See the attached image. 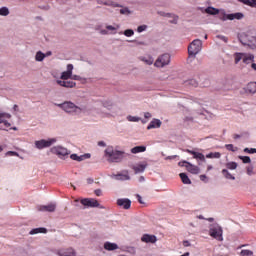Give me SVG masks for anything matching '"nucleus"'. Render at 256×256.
Listing matches in <instances>:
<instances>
[{
    "label": "nucleus",
    "mask_w": 256,
    "mask_h": 256,
    "mask_svg": "<svg viewBox=\"0 0 256 256\" xmlns=\"http://www.w3.org/2000/svg\"><path fill=\"white\" fill-rule=\"evenodd\" d=\"M129 154L121 150H116L113 146H108L104 151V157L108 163H121Z\"/></svg>",
    "instance_id": "f257e3e1"
},
{
    "label": "nucleus",
    "mask_w": 256,
    "mask_h": 256,
    "mask_svg": "<svg viewBox=\"0 0 256 256\" xmlns=\"http://www.w3.org/2000/svg\"><path fill=\"white\" fill-rule=\"evenodd\" d=\"M56 107H59V109H62L64 113H67L68 115H81V113H85V108L75 104V102L68 100L64 101L60 104H55Z\"/></svg>",
    "instance_id": "f03ea898"
},
{
    "label": "nucleus",
    "mask_w": 256,
    "mask_h": 256,
    "mask_svg": "<svg viewBox=\"0 0 256 256\" xmlns=\"http://www.w3.org/2000/svg\"><path fill=\"white\" fill-rule=\"evenodd\" d=\"M185 151L186 153L193 155V159H196L198 165H203V163L207 162V159H221V154L219 152H210L205 156L203 153L195 150L186 149Z\"/></svg>",
    "instance_id": "7ed1b4c3"
},
{
    "label": "nucleus",
    "mask_w": 256,
    "mask_h": 256,
    "mask_svg": "<svg viewBox=\"0 0 256 256\" xmlns=\"http://www.w3.org/2000/svg\"><path fill=\"white\" fill-rule=\"evenodd\" d=\"M202 49H203V42L199 39L193 40L188 46L189 58L191 59L192 57V59H195L198 53H201Z\"/></svg>",
    "instance_id": "20e7f679"
},
{
    "label": "nucleus",
    "mask_w": 256,
    "mask_h": 256,
    "mask_svg": "<svg viewBox=\"0 0 256 256\" xmlns=\"http://www.w3.org/2000/svg\"><path fill=\"white\" fill-rule=\"evenodd\" d=\"M209 235L217 241H223V228L219 224H212L210 225Z\"/></svg>",
    "instance_id": "39448f33"
},
{
    "label": "nucleus",
    "mask_w": 256,
    "mask_h": 256,
    "mask_svg": "<svg viewBox=\"0 0 256 256\" xmlns=\"http://www.w3.org/2000/svg\"><path fill=\"white\" fill-rule=\"evenodd\" d=\"M55 143H57V138H48L47 140H37L34 142V145L36 149L42 150L51 147V145H55Z\"/></svg>",
    "instance_id": "423d86ee"
},
{
    "label": "nucleus",
    "mask_w": 256,
    "mask_h": 256,
    "mask_svg": "<svg viewBox=\"0 0 256 256\" xmlns=\"http://www.w3.org/2000/svg\"><path fill=\"white\" fill-rule=\"evenodd\" d=\"M169 63H171V55L169 53H165L156 59L154 66L158 67V69H163V67H167Z\"/></svg>",
    "instance_id": "0eeeda50"
},
{
    "label": "nucleus",
    "mask_w": 256,
    "mask_h": 256,
    "mask_svg": "<svg viewBox=\"0 0 256 256\" xmlns=\"http://www.w3.org/2000/svg\"><path fill=\"white\" fill-rule=\"evenodd\" d=\"M51 153L57 155L59 159H65L68 155H71V151L61 145L52 147Z\"/></svg>",
    "instance_id": "6e6552de"
},
{
    "label": "nucleus",
    "mask_w": 256,
    "mask_h": 256,
    "mask_svg": "<svg viewBox=\"0 0 256 256\" xmlns=\"http://www.w3.org/2000/svg\"><path fill=\"white\" fill-rule=\"evenodd\" d=\"M178 165L180 167H185L189 173H192V175H199L201 173L199 166L191 164L188 161L179 162Z\"/></svg>",
    "instance_id": "1a4fd4ad"
},
{
    "label": "nucleus",
    "mask_w": 256,
    "mask_h": 256,
    "mask_svg": "<svg viewBox=\"0 0 256 256\" xmlns=\"http://www.w3.org/2000/svg\"><path fill=\"white\" fill-rule=\"evenodd\" d=\"M6 119H11V114L7 112H0V125L3 123L4 127H10L11 123ZM0 131H7V129L0 126Z\"/></svg>",
    "instance_id": "9d476101"
},
{
    "label": "nucleus",
    "mask_w": 256,
    "mask_h": 256,
    "mask_svg": "<svg viewBox=\"0 0 256 256\" xmlns=\"http://www.w3.org/2000/svg\"><path fill=\"white\" fill-rule=\"evenodd\" d=\"M112 179H115L116 181H129L131 180V176H129V171L124 170L118 174H112Z\"/></svg>",
    "instance_id": "9b49d317"
},
{
    "label": "nucleus",
    "mask_w": 256,
    "mask_h": 256,
    "mask_svg": "<svg viewBox=\"0 0 256 256\" xmlns=\"http://www.w3.org/2000/svg\"><path fill=\"white\" fill-rule=\"evenodd\" d=\"M80 203L87 209H89V207H99V202L94 198H84Z\"/></svg>",
    "instance_id": "f8f14e48"
},
{
    "label": "nucleus",
    "mask_w": 256,
    "mask_h": 256,
    "mask_svg": "<svg viewBox=\"0 0 256 256\" xmlns=\"http://www.w3.org/2000/svg\"><path fill=\"white\" fill-rule=\"evenodd\" d=\"M55 209H57V204L55 203L38 206V211H42L46 213H55Z\"/></svg>",
    "instance_id": "ddd939ff"
},
{
    "label": "nucleus",
    "mask_w": 256,
    "mask_h": 256,
    "mask_svg": "<svg viewBox=\"0 0 256 256\" xmlns=\"http://www.w3.org/2000/svg\"><path fill=\"white\" fill-rule=\"evenodd\" d=\"M116 204L122 209H131V199L129 198H119L117 199Z\"/></svg>",
    "instance_id": "4468645a"
},
{
    "label": "nucleus",
    "mask_w": 256,
    "mask_h": 256,
    "mask_svg": "<svg viewBox=\"0 0 256 256\" xmlns=\"http://www.w3.org/2000/svg\"><path fill=\"white\" fill-rule=\"evenodd\" d=\"M73 64L67 65V70L61 73L60 79L67 81L71 79V75H73Z\"/></svg>",
    "instance_id": "2eb2a0df"
},
{
    "label": "nucleus",
    "mask_w": 256,
    "mask_h": 256,
    "mask_svg": "<svg viewBox=\"0 0 256 256\" xmlns=\"http://www.w3.org/2000/svg\"><path fill=\"white\" fill-rule=\"evenodd\" d=\"M56 83L60 85V87H65L66 89H73V87L77 85V83L71 80H56Z\"/></svg>",
    "instance_id": "dca6fc26"
},
{
    "label": "nucleus",
    "mask_w": 256,
    "mask_h": 256,
    "mask_svg": "<svg viewBox=\"0 0 256 256\" xmlns=\"http://www.w3.org/2000/svg\"><path fill=\"white\" fill-rule=\"evenodd\" d=\"M244 17H245V14H243L241 12H236V13H231V14L225 15V19H227L228 21H235V19L237 21H241V19H243Z\"/></svg>",
    "instance_id": "f3484780"
},
{
    "label": "nucleus",
    "mask_w": 256,
    "mask_h": 256,
    "mask_svg": "<svg viewBox=\"0 0 256 256\" xmlns=\"http://www.w3.org/2000/svg\"><path fill=\"white\" fill-rule=\"evenodd\" d=\"M98 5H105L106 7H123V5L113 2L112 0H95Z\"/></svg>",
    "instance_id": "a211bd4d"
},
{
    "label": "nucleus",
    "mask_w": 256,
    "mask_h": 256,
    "mask_svg": "<svg viewBox=\"0 0 256 256\" xmlns=\"http://www.w3.org/2000/svg\"><path fill=\"white\" fill-rule=\"evenodd\" d=\"M57 255L59 256H77L73 248L61 249L58 250Z\"/></svg>",
    "instance_id": "6ab92c4d"
},
{
    "label": "nucleus",
    "mask_w": 256,
    "mask_h": 256,
    "mask_svg": "<svg viewBox=\"0 0 256 256\" xmlns=\"http://www.w3.org/2000/svg\"><path fill=\"white\" fill-rule=\"evenodd\" d=\"M142 243H157V236L151 234H144L141 237Z\"/></svg>",
    "instance_id": "aec40b11"
},
{
    "label": "nucleus",
    "mask_w": 256,
    "mask_h": 256,
    "mask_svg": "<svg viewBox=\"0 0 256 256\" xmlns=\"http://www.w3.org/2000/svg\"><path fill=\"white\" fill-rule=\"evenodd\" d=\"M104 249L106 251H117V249H119V245H117V243L107 241L104 243Z\"/></svg>",
    "instance_id": "412c9836"
},
{
    "label": "nucleus",
    "mask_w": 256,
    "mask_h": 256,
    "mask_svg": "<svg viewBox=\"0 0 256 256\" xmlns=\"http://www.w3.org/2000/svg\"><path fill=\"white\" fill-rule=\"evenodd\" d=\"M159 127H161V120L159 119H153L149 125L147 126V129L148 130H151V129H159Z\"/></svg>",
    "instance_id": "4be33fe9"
},
{
    "label": "nucleus",
    "mask_w": 256,
    "mask_h": 256,
    "mask_svg": "<svg viewBox=\"0 0 256 256\" xmlns=\"http://www.w3.org/2000/svg\"><path fill=\"white\" fill-rule=\"evenodd\" d=\"M101 105L108 111H113V108L115 107V105L113 104V101L111 100H102Z\"/></svg>",
    "instance_id": "5701e85b"
},
{
    "label": "nucleus",
    "mask_w": 256,
    "mask_h": 256,
    "mask_svg": "<svg viewBox=\"0 0 256 256\" xmlns=\"http://www.w3.org/2000/svg\"><path fill=\"white\" fill-rule=\"evenodd\" d=\"M135 173H143L147 169V163H139L133 166Z\"/></svg>",
    "instance_id": "b1692460"
},
{
    "label": "nucleus",
    "mask_w": 256,
    "mask_h": 256,
    "mask_svg": "<svg viewBox=\"0 0 256 256\" xmlns=\"http://www.w3.org/2000/svg\"><path fill=\"white\" fill-rule=\"evenodd\" d=\"M130 151L131 153H133V155H137V153H145L147 151V147L136 146V147H133Z\"/></svg>",
    "instance_id": "393cba45"
},
{
    "label": "nucleus",
    "mask_w": 256,
    "mask_h": 256,
    "mask_svg": "<svg viewBox=\"0 0 256 256\" xmlns=\"http://www.w3.org/2000/svg\"><path fill=\"white\" fill-rule=\"evenodd\" d=\"M140 61H143L146 65H153L155 59L152 56H141Z\"/></svg>",
    "instance_id": "a878e982"
},
{
    "label": "nucleus",
    "mask_w": 256,
    "mask_h": 256,
    "mask_svg": "<svg viewBox=\"0 0 256 256\" xmlns=\"http://www.w3.org/2000/svg\"><path fill=\"white\" fill-rule=\"evenodd\" d=\"M204 12L207 13V15H219V9L213 7V6H208L205 8Z\"/></svg>",
    "instance_id": "bb28decb"
},
{
    "label": "nucleus",
    "mask_w": 256,
    "mask_h": 256,
    "mask_svg": "<svg viewBox=\"0 0 256 256\" xmlns=\"http://www.w3.org/2000/svg\"><path fill=\"white\" fill-rule=\"evenodd\" d=\"M253 61H255V55L244 53L243 63L249 65V63H253Z\"/></svg>",
    "instance_id": "cd10ccee"
},
{
    "label": "nucleus",
    "mask_w": 256,
    "mask_h": 256,
    "mask_svg": "<svg viewBox=\"0 0 256 256\" xmlns=\"http://www.w3.org/2000/svg\"><path fill=\"white\" fill-rule=\"evenodd\" d=\"M221 173L223 177H225V179H229L230 181H235V176H233V174H231V172H229L228 169H222Z\"/></svg>",
    "instance_id": "c85d7f7f"
},
{
    "label": "nucleus",
    "mask_w": 256,
    "mask_h": 256,
    "mask_svg": "<svg viewBox=\"0 0 256 256\" xmlns=\"http://www.w3.org/2000/svg\"><path fill=\"white\" fill-rule=\"evenodd\" d=\"M246 91H248V93H256V82L248 83L246 86Z\"/></svg>",
    "instance_id": "c756f323"
},
{
    "label": "nucleus",
    "mask_w": 256,
    "mask_h": 256,
    "mask_svg": "<svg viewBox=\"0 0 256 256\" xmlns=\"http://www.w3.org/2000/svg\"><path fill=\"white\" fill-rule=\"evenodd\" d=\"M179 175L184 185H191V179H189V176H187L185 173H180Z\"/></svg>",
    "instance_id": "7c9ffc66"
},
{
    "label": "nucleus",
    "mask_w": 256,
    "mask_h": 256,
    "mask_svg": "<svg viewBox=\"0 0 256 256\" xmlns=\"http://www.w3.org/2000/svg\"><path fill=\"white\" fill-rule=\"evenodd\" d=\"M225 167L228 171H235V169L238 167V164L237 162H228L225 164Z\"/></svg>",
    "instance_id": "2f4dec72"
},
{
    "label": "nucleus",
    "mask_w": 256,
    "mask_h": 256,
    "mask_svg": "<svg viewBox=\"0 0 256 256\" xmlns=\"http://www.w3.org/2000/svg\"><path fill=\"white\" fill-rule=\"evenodd\" d=\"M244 56H245V53H241V52H236L234 54V61H235V64L237 65L241 59L243 60L244 59Z\"/></svg>",
    "instance_id": "473e14b6"
},
{
    "label": "nucleus",
    "mask_w": 256,
    "mask_h": 256,
    "mask_svg": "<svg viewBox=\"0 0 256 256\" xmlns=\"http://www.w3.org/2000/svg\"><path fill=\"white\" fill-rule=\"evenodd\" d=\"M39 233H47V228H34L30 231V235H37Z\"/></svg>",
    "instance_id": "72a5a7b5"
},
{
    "label": "nucleus",
    "mask_w": 256,
    "mask_h": 256,
    "mask_svg": "<svg viewBox=\"0 0 256 256\" xmlns=\"http://www.w3.org/2000/svg\"><path fill=\"white\" fill-rule=\"evenodd\" d=\"M44 60H45V53H43L42 51L36 52L35 61H38L39 63H41Z\"/></svg>",
    "instance_id": "f704fd0d"
},
{
    "label": "nucleus",
    "mask_w": 256,
    "mask_h": 256,
    "mask_svg": "<svg viewBox=\"0 0 256 256\" xmlns=\"http://www.w3.org/2000/svg\"><path fill=\"white\" fill-rule=\"evenodd\" d=\"M120 8H121L119 11L120 15H131V13H133V11H131V9H129V7L122 6Z\"/></svg>",
    "instance_id": "c9c22d12"
},
{
    "label": "nucleus",
    "mask_w": 256,
    "mask_h": 256,
    "mask_svg": "<svg viewBox=\"0 0 256 256\" xmlns=\"http://www.w3.org/2000/svg\"><path fill=\"white\" fill-rule=\"evenodd\" d=\"M10 11L7 6H3L0 8V17H7L9 15Z\"/></svg>",
    "instance_id": "e433bc0d"
},
{
    "label": "nucleus",
    "mask_w": 256,
    "mask_h": 256,
    "mask_svg": "<svg viewBox=\"0 0 256 256\" xmlns=\"http://www.w3.org/2000/svg\"><path fill=\"white\" fill-rule=\"evenodd\" d=\"M127 121H130V123H139L141 117L129 115L127 116Z\"/></svg>",
    "instance_id": "4c0bfd02"
},
{
    "label": "nucleus",
    "mask_w": 256,
    "mask_h": 256,
    "mask_svg": "<svg viewBox=\"0 0 256 256\" xmlns=\"http://www.w3.org/2000/svg\"><path fill=\"white\" fill-rule=\"evenodd\" d=\"M185 85H188L189 87H197V85H199V83L195 79H190V80L185 81Z\"/></svg>",
    "instance_id": "58836bf2"
},
{
    "label": "nucleus",
    "mask_w": 256,
    "mask_h": 256,
    "mask_svg": "<svg viewBox=\"0 0 256 256\" xmlns=\"http://www.w3.org/2000/svg\"><path fill=\"white\" fill-rule=\"evenodd\" d=\"M85 159H91V154L86 153V154L78 156L79 163H81V161H85Z\"/></svg>",
    "instance_id": "ea45409f"
},
{
    "label": "nucleus",
    "mask_w": 256,
    "mask_h": 256,
    "mask_svg": "<svg viewBox=\"0 0 256 256\" xmlns=\"http://www.w3.org/2000/svg\"><path fill=\"white\" fill-rule=\"evenodd\" d=\"M239 159L242 160V163L244 164L251 163V157L249 156H239Z\"/></svg>",
    "instance_id": "a19ab883"
},
{
    "label": "nucleus",
    "mask_w": 256,
    "mask_h": 256,
    "mask_svg": "<svg viewBox=\"0 0 256 256\" xmlns=\"http://www.w3.org/2000/svg\"><path fill=\"white\" fill-rule=\"evenodd\" d=\"M125 37H133L135 35V31L133 29H127L124 31Z\"/></svg>",
    "instance_id": "79ce46f5"
},
{
    "label": "nucleus",
    "mask_w": 256,
    "mask_h": 256,
    "mask_svg": "<svg viewBox=\"0 0 256 256\" xmlns=\"http://www.w3.org/2000/svg\"><path fill=\"white\" fill-rule=\"evenodd\" d=\"M240 255L241 256H253V251H251V250H241V252H240Z\"/></svg>",
    "instance_id": "37998d69"
},
{
    "label": "nucleus",
    "mask_w": 256,
    "mask_h": 256,
    "mask_svg": "<svg viewBox=\"0 0 256 256\" xmlns=\"http://www.w3.org/2000/svg\"><path fill=\"white\" fill-rule=\"evenodd\" d=\"M148 26L143 24L137 27V33H143L144 31H147Z\"/></svg>",
    "instance_id": "c03bdc74"
},
{
    "label": "nucleus",
    "mask_w": 256,
    "mask_h": 256,
    "mask_svg": "<svg viewBox=\"0 0 256 256\" xmlns=\"http://www.w3.org/2000/svg\"><path fill=\"white\" fill-rule=\"evenodd\" d=\"M244 153H248L249 155H255L256 148H244Z\"/></svg>",
    "instance_id": "a18cd8bd"
},
{
    "label": "nucleus",
    "mask_w": 256,
    "mask_h": 256,
    "mask_svg": "<svg viewBox=\"0 0 256 256\" xmlns=\"http://www.w3.org/2000/svg\"><path fill=\"white\" fill-rule=\"evenodd\" d=\"M225 148H226L228 151H232V153H235V151H237V148H235V146H233V144H226V145H225Z\"/></svg>",
    "instance_id": "49530a36"
},
{
    "label": "nucleus",
    "mask_w": 256,
    "mask_h": 256,
    "mask_svg": "<svg viewBox=\"0 0 256 256\" xmlns=\"http://www.w3.org/2000/svg\"><path fill=\"white\" fill-rule=\"evenodd\" d=\"M7 157H19V154L16 151H8L6 152Z\"/></svg>",
    "instance_id": "de8ad7c7"
},
{
    "label": "nucleus",
    "mask_w": 256,
    "mask_h": 256,
    "mask_svg": "<svg viewBox=\"0 0 256 256\" xmlns=\"http://www.w3.org/2000/svg\"><path fill=\"white\" fill-rule=\"evenodd\" d=\"M217 39H220L221 41H223L224 43H227L229 41V38H227L224 35H217L216 36Z\"/></svg>",
    "instance_id": "09e8293b"
},
{
    "label": "nucleus",
    "mask_w": 256,
    "mask_h": 256,
    "mask_svg": "<svg viewBox=\"0 0 256 256\" xmlns=\"http://www.w3.org/2000/svg\"><path fill=\"white\" fill-rule=\"evenodd\" d=\"M247 175H255V171L253 170V166L247 167Z\"/></svg>",
    "instance_id": "8fccbe9b"
},
{
    "label": "nucleus",
    "mask_w": 256,
    "mask_h": 256,
    "mask_svg": "<svg viewBox=\"0 0 256 256\" xmlns=\"http://www.w3.org/2000/svg\"><path fill=\"white\" fill-rule=\"evenodd\" d=\"M200 180H202L204 183H209V179L205 174L200 175Z\"/></svg>",
    "instance_id": "3c124183"
},
{
    "label": "nucleus",
    "mask_w": 256,
    "mask_h": 256,
    "mask_svg": "<svg viewBox=\"0 0 256 256\" xmlns=\"http://www.w3.org/2000/svg\"><path fill=\"white\" fill-rule=\"evenodd\" d=\"M70 79H72L73 81H81V76L71 74Z\"/></svg>",
    "instance_id": "603ef678"
},
{
    "label": "nucleus",
    "mask_w": 256,
    "mask_h": 256,
    "mask_svg": "<svg viewBox=\"0 0 256 256\" xmlns=\"http://www.w3.org/2000/svg\"><path fill=\"white\" fill-rule=\"evenodd\" d=\"M171 17H173V21H171V23H173L174 25H177V21H179V17L172 14Z\"/></svg>",
    "instance_id": "864d4df0"
},
{
    "label": "nucleus",
    "mask_w": 256,
    "mask_h": 256,
    "mask_svg": "<svg viewBox=\"0 0 256 256\" xmlns=\"http://www.w3.org/2000/svg\"><path fill=\"white\" fill-rule=\"evenodd\" d=\"M70 159H72V161H79V155H77V154H71V155H70Z\"/></svg>",
    "instance_id": "5fc2aeb1"
},
{
    "label": "nucleus",
    "mask_w": 256,
    "mask_h": 256,
    "mask_svg": "<svg viewBox=\"0 0 256 256\" xmlns=\"http://www.w3.org/2000/svg\"><path fill=\"white\" fill-rule=\"evenodd\" d=\"M161 17H171L173 14L171 13H165V12H158Z\"/></svg>",
    "instance_id": "6e6d98bb"
},
{
    "label": "nucleus",
    "mask_w": 256,
    "mask_h": 256,
    "mask_svg": "<svg viewBox=\"0 0 256 256\" xmlns=\"http://www.w3.org/2000/svg\"><path fill=\"white\" fill-rule=\"evenodd\" d=\"M106 29H107L108 31H117V28H116L115 26H112V25L106 26Z\"/></svg>",
    "instance_id": "4d7b16f0"
},
{
    "label": "nucleus",
    "mask_w": 256,
    "mask_h": 256,
    "mask_svg": "<svg viewBox=\"0 0 256 256\" xmlns=\"http://www.w3.org/2000/svg\"><path fill=\"white\" fill-rule=\"evenodd\" d=\"M94 193H95V195H96L97 197H101V195H103V192L101 191V189H96V190L94 191Z\"/></svg>",
    "instance_id": "13d9d810"
},
{
    "label": "nucleus",
    "mask_w": 256,
    "mask_h": 256,
    "mask_svg": "<svg viewBox=\"0 0 256 256\" xmlns=\"http://www.w3.org/2000/svg\"><path fill=\"white\" fill-rule=\"evenodd\" d=\"M248 7H255L256 8V0H250L248 3Z\"/></svg>",
    "instance_id": "bf43d9fd"
},
{
    "label": "nucleus",
    "mask_w": 256,
    "mask_h": 256,
    "mask_svg": "<svg viewBox=\"0 0 256 256\" xmlns=\"http://www.w3.org/2000/svg\"><path fill=\"white\" fill-rule=\"evenodd\" d=\"M136 198L138 199V202L143 205L145 202H143V198L141 197V195L136 194Z\"/></svg>",
    "instance_id": "052dcab7"
},
{
    "label": "nucleus",
    "mask_w": 256,
    "mask_h": 256,
    "mask_svg": "<svg viewBox=\"0 0 256 256\" xmlns=\"http://www.w3.org/2000/svg\"><path fill=\"white\" fill-rule=\"evenodd\" d=\"M183 245L184 247H191V242H189V240H184Z\"/></svg>",
    "instance_id": "680f3d73"
},
{
    "label": "nucleus",
    "mask_w": 256,
    "mask_h": 256,
    "mask_svg": "<svg viewBox=\"0 0 256 256\" xmlns=\"http://www.w3.org/2000/svg\"><path fill=\"white\" fill-rule=\"evenodd\" d=\"M98 147H107V143H105V141H99Z\"/></svg>",
    "instance_id": "e2e57ef3"
},
{
    "label": "nucleus",
    "mask_w": 256,
    "mask_h": 256,
    "mask_svg": "<svg viewBox=\"0 0 256 256\" xmlns=\"http://www.w3.org/2000/svg\"><path fill=\"white\" fill-rule=\"evenodd\" d=\"M144 117H145V119H151V117H153V115H151V113H149V112H146V113H144Z\"/></svg>",
    "instance_id": "0e129e2a"
},
{
    "label": "nucleus",
    "mask_w": 256,
    "mask_h": 256,
    "mask_svg": "<svg viewBox=\"0 0 256 256\" xmlns=\"http://www.w3.org/2000/svg\"><path fill=\"white\" fill-rule=\"evenodd\" d=\"M239 3H243V5H249L250 0H237Z\"/></svg>",
    "instance_id": "69168bd1"
},
{
    "label": "nucleus",
    "mask_w": 256,
    "mask_h": 256,
    "mask_svg": "<svg viewBox=\"0 0 256 256\" xmlns=\"http://www.w3.org/2000/svg\"><path fill=\"white\" fill-rule=\"evenodd\" d=\"M252 41H253V47H256V37H252Z\"/></svg>",
    "instance_id": "338daca9"
},
{
    "label": "nucleus",
    "mask_w": 256,
    "mask_h": 256,
    "mask_svg": "<svg viewBox=\"0 0 256 256\" xmlns=\"http://www.w3.org/2000/svg\"><path fill=\"white\" fill-rule=\"evenodd\" d=\"M251 68H252L254 71H256V63H252V64H251Z\"/></svg>",
    "instance_id": "774afa93"
}]
</instances>
